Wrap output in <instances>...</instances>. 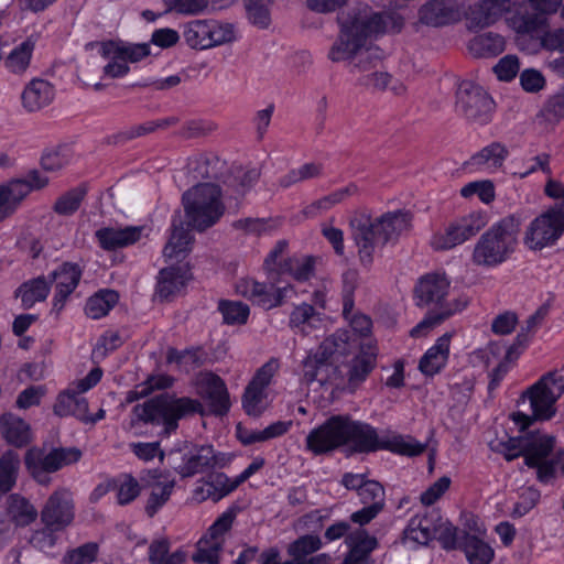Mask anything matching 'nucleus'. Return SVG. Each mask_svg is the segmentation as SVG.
<instances>
[{
  "instance_id": "f257e3e1",
  "label": "nucleus",
  "mask_w": 564,
  "mask_h": 564,
  "mask_svg": "<svg viewBox=\"0 0 564 564\" xmlns=\"http://www.w3.org/2000/svg\"><path fill=\"white\" fill-rule=\"evenodd\" d=\"M286 241H279L264 260L270 286L251 278H241L236 283L237 293L264 308H272L288 296L289 276L297 281L307 280L313 271V260L307 257L286 260Z\"/></svg>"
},
{
  "instance_id": "f03ea898",
  "label": "nucleus",
  "mask_w": 564,
  "mask_h": 564,
  "mask_svg": "<svg viewBox=\"0 0 564 564\" xmlns=\"http://www.w3.org/2000/svg\"><path fill=\"white\" fill-rule=\"evenodd\" d=\"M411 220L410 213L403 210L387 213L376 221L366 212L355 214V245L361 264L368 267L380 246L408 231Z\"/></svg>"
},
{
  "instance_id": "7ed1b4c3",
  "label": "nucleus",
  "mask_w": 564,
  "mask_h": 564,
  "mask_svg": "<svg viewBox=\"0 0 564 564\" xmlns=\"http://www.w3.org/2000/svg\"><path fill=\"white\" fill-rule=\"evenodd\" d=\"M193 238L188 228H184L183 224L177 219L173 220L172 234L163 249V256L169 264L160 271L156 294L161 299H170L185 288L192 279L187 258Z\"/></svg>"
},
{
  "instance_id": "20e7f679",
  "label": "nucleus",
  "mask_w": 564,
  "mask_h": 564,
  "mask_svg": "<svg viewBox=\"0 0 564 564\" xmlns=\"http://www.w3.org/2000/svg\"><path fill=\"white\" fill-rule=\"evenodd\" d=\"M520 226V218L514 215L494 224L475 243L471 262L487 269L506 262L517 248Z\"/></svg>"
},
{
  "instance_id": "39448f33",
  "label": "nucleus",
  "mask_w": 564,
  "mask_h": 564,
  "mask_svg": "<svg viewBox=\"0 0 564 564\" xmlns=\"http://www.w3.org/2000/svg\"><path fill=\"white\" fill-rule=\"evenodd\" d=\"M511 442L517 443L519 452H510L506 454V458L511 460L523 455L525 464L536 468L538 479L541 482L547 484L556 477L558 471L564 473V452L550 457L554 447L552 436L536 431L512 438ZM513 447L516 448V445Z\"/></svg>"
},
{
  "instance_id": "423d86ee",
  "label": "nucleus",
  "mask_w": 564,
  "mask_h": 564,
  "mask_svg": "<svg viewBox=\"0 0 564 564\" xmlns=\"http://www.w3.org/2000/svg\"><path fill=\"white\" fill-rule=\"evenodd\" d=\"M564 392V377L558 372H549L531 386L521 397L529 401L532 416L522 412L510 415L512 422L522 432L529 427L533 420L547 421L555 415V403Z\"/></svg>"
},
{
  "instance_id": "0eeeda50",
  "label": "nucleus",
  "mask_w": 564,
  "mask_h": 564,
  "mask_svg": "<svg viewBox=\"0 0 564 564\" xmlns=\"http://www.w3.org/2000/svg\"><path fill=\"white\" fill-rule=\"evenodd\" d=\"M183 204L187 226L197 230L213 226L224 213L220 191L210 183L198 184L187 191L183 195Z\"/></svg>"
},
{
  "instance_id": "6e6552de",
  "label": "nucleus",
  "mask_w": 564,
  "mask_h": 564,
  "mask_svg": "<svg viewBox=\"0 0 564 564\" xmlns=\"http://www.w3.org/2000/svg\"><path fill=\"white\" fill-rule=\"evenodd\" d=\"M389 451L398 455L417 456L425 449V444L410 435L386 432L381 435L367 423L355 422V453Z\"/></svg>"
},
{
  "instance_id": "1a4fd4ad",
  "label": "nucleus",
  "mask_w": 564,
  "mask_h": 564,
  "mask_svg": "<svg viewBox=\"0 0 564 564\" xmlns=\"http://www.w3.org/2000/svg\"><path fill=\"white\" fill-rule=\"evenodd\" d=\"M200 409V403L189 398L161 394L145 402L138 415L145 422L163 426V433L170 435L177 429L178 420Z\"/></svg>"
},
{
  "instance_id": "9d476101",
  "label": "nucleus",
  "mask_w": 564,
  "mask_h": 564,
  "mask_svg": "<svg viewBox=\"0 0 564 564\" xmlns=\"http://www.w3.org/2000/svg\"><path fill=\"white\" fill-rule=\"evenodd\" d=\"M352 440V420L349 415H333L312 429L305 438V449L313 455L332 453Z\"/></svg>"
},
{
  "instance_id": "9b49d317",
  "label": "nucleus",
  "mask_w": 564,
  "mask_h": 564,
  "mask_svg": "<svg viewBox=\"0 0 564 564\" xmlns=\"http://www.w3.org/2000/svg\"><path fill=\"white\" fill-rule=\"evenodd\" d=\"M520 9L506 19L507 26L518 35H532L549 26L547 17L556 13L562 0H518Z\"/></svg>"
},
{
  "instance_id": "f8f14e48",
  "label": "nucleus",
  "mask_w": 564,
  "mask_h": 564,
  "mask_svg": "<svg viewBox=\"0 0 564 564\" xmlns=\"http://www.w3.org/2000/svg\"><path fill=\"white\" fill-rule=\"evenodd\" d=\"M564 234V204H555L533 218L523 235L524 246L532 251L553 247Z\"/></svg>"
},
{
  "instance_id": "ddd939ff",
  "label": "nucleus",
  "mask_w": 564,
  "mask_h": 564,
  "mask_svg": "<svg viewBox=\"0 0 564 564\" xmlns=\"http://www.w3.org/2000/svg\"><path fill=\"white\" fill-rule=\"evenodd\" d=\"M82 452L75 447L45 449L32 447L26 452L25 466L32 477L39 482L48 480L47 474L78 462Z\"/></svg>"
},
{
  "instance_id": "4468645a",
  "label": "nucleus",
  "mask_w": 564,
  "mask_h": 564,
  "mask_svg": "<svg viewBox=\"0 0 564 564\" xmlns=\"http://www.w3.org/2000/svg\"><path fill=\"white\" fill-rule=\"evenodd\" d=\"M100 54L105 58L104 73L111 78L123 77L130 70V64L138 63L150 55V44H132L122 41H108L101 44Z\"/></svg>"
},
{
  "instance_id": "2eb2a0df",
  "label": "nucleus",
  "mask_w": 564,
  "mask_h": 564,
  "mask_svg": "<svg viewBox=\"0 0 564 564\" xmlns=\"http://www.w3.org/2000/svg\"><path fill=\"white\" fill-rule=\"evenodd\" d=\"M371 329V318L355 313V382L365 380L377 365L378 347Z\"/></svg>"
},
{
  "instance_id": "dca6fc26",
  "label": "nucleus",
  "mask_w": 564,
  "mask_h": 564,
  "mask_svg": "<svg viewBox=\"0 0 564 564\" xmlns=\"http://www.w3.org/2000/svg\"><path fill=\"white\" fill-rule=\"evenodd\" d=\"M520 9L518 0H476L469 6L465 4L464 19L470 31L484 30L494 26L502 19Z\"/></svg>"
},
{
  "instance_id": "f3484780",
  "label": "nucleus",
  "mask_w": 564,
  "mask_h": 564,
  "mask_svg": "<svg viewBox=\"0 0 564 564\" xmlns=\"http://www.w3.org/2000/svg\"><path fill=\"white\" fill-rule=\"evenodd\" d=\"M279 369L276 360L264 364L247 386L242 397V408L250 416H260L269 409L273 397L269 386Z\"/></svg>"
},
{
  "instance_id": "a211bd4d",
  "label": "nucleus",
  "mask_w": 564,
  "mask_h": 564,
  "mask_svg": "<svg viewBox=\"0 0 564 564\" xmlns=\"http://www.w3.org/2000/svg\"><path fill=\"white\" fill-rule=\"evenodd\" d=\"M451 282L443 273H427L419 279L414 288V302L421 307H433L432 312L443 311L456 301H466L467 297L449 299Z\"/></svg>"
},
{
  "instance_id": "6ab92c4d",
  "label": "nucleus",
  "mask_w": 564,
  "mask_h": 564,
  "mask_svg": "<svg viewBox=\"0 0 564 564\" xmlns=\"http://www.w3.org/2000/svg\"><path fill=\"white\" fill-rule=\"evenodd\" d=\"M236 511L228 509L223 512L209 527L207 532L198 540L196 552L192 558L200 564H219V556L226 540V534L231 529Z\"/></svg>"
},
{
  "instance_id": "aec40b11",
  "label": "nucleus",
  "mask_w": 564,
  "mask_h": 564,
  "mask_svg": "<svg viewBox=\"0 0 564 564\" xmlns=\"http://www.w3.org/2000/svg\"><path fill=\"white\" fill-rule=\"evenodd\" d=\"M384 506V489L380 482L355 474V523L361 525L375 519Z\"/></svg>"
},
{
  "instance_id": "412c9836",
  "label": "nucleus",
  "mask_w": 564,
  "mask_h": 564,
  "mask_svg": "<svg viewBox=\"0 0 564 564\" xmlns=\"http://www.w3.org/2000/svg\"><path fill=\"white\" fill-rule=\"evenodd\" d=\"M485 225L486 220L482 215L469 214L434 232L430 245L434 250H449L475 236Z\"/></svg>"
},
{
  "instance_id": "4be33fe9",
  "label": "nucleus",
  "mask_w": 564,
  "mask_h": 564,
  "mask_svg": "<svg viewBox=\"0 0 564 564\" xmlns=\"http://www.w3.org/2000/svg\"><path fill=\"white\" fill-rule=\"evenodd\" d=\"M456 109L469 120L487 123L494 110V100L473 82H462L457 89Z\"/></svg>"
},
{
  "instance_id": "5701e85b",
  "label": "nucleus",
  "mask_w": 564,
  "mask_h": 564,
  "mask_svg": "<svg viewBox=\"0 0 564 564\" xmlns=\"http://www.w3.org/2000/svg\"><path fill=\"white\" fill-rule=\"evenodd\" d=\"M402 26V21L399 17L392 14L375 13L367 20L355 19V61H361L366 51L371 50V43L378 35L386 32L399 31Z\"/></svg>"
},
{
  "instance_id": "b1692460",
  "label": "nucleus",
  "mask_w": 564,
  "mask_h": 564,
  "mask_svg": "<svg viewBox=\"0 0 564 564\" xmlns=\"http://www.w3.org/2000/svg\"><path fill=\"white\" fill-rule=\"evenodd\" d=\"M47 183L48 178L42 172L32 171L25 180L0 185V221L11 216L31 191L43 188Z\"/></svg>"
},
{
  "instance_id": "393cba45",
  "label": "nucleus",
  "mask_w": 564,
  "mask_h": 564,
  "mask_svg": "<svg viewBox=\"0 0 564 564\" xmlns=\"http://www.w3.org/2000/svg\"><path fill=\"white\" fill-rule=\"evenodd\" d=\"M518 358V352L513 347H506L500 343H492L486 348L477 349L471 352V362H482L489 367L497 362L490 373V388L497 387L509 371L511 364Z\"/></svg>"
},
{
  "instance_id": "a878e982",
  "label": "nucleus",
  "mask_w": 564,
  "mask_h": 564,
  "mask_svg": "<svg viewBox=\"0 0 564 564\" xmlns=\"http://www.w3.org/2000/svg\"><path fill=\"white\" fill-rule=\"evenodd\" d=\"M465 0H429L419 9V21L430 26H444L464 18Z\"/></svg>"
},
{
  "instance_id": "bb28decb",
  "label": "nucleus",
  "mask_w": 564,
  "mask_h": 564,
  "mask_svg": "<svg viewBox=\"0 0 564 564\" xmlns=\"http://www.w3.org/2000/svg\"><path fill=\"white\" fill-rule=\"evenodd\" d=\"M196 391L206 401L213 413L224 414L229 410V394L225 382L218 376L209 372L198 375Z\"/></svg>"
},
{
  "instance_id": "cd10ccee",
  "label": "nucleus",
  "mask_w": 564,
  "mask_h": 564,
  "mask_svg": "<svg viewBox=\"0 0 564 564\" xmlns=\"http://www.w3.org/2000/svg\"><path fill=\"white\" fill-rule=\"evenodd\" d=\"M73 518V500L67 490L54 492L42 511V521L48 530H62Z\"/></svg>"
},
{
  "instance_id": "c85d7f7f",
  "label": "nucleus",
  "mask_w": 564,
  "mask_h": 564,
  "mask_svg": "<svg viewBox=\"0 0 564 564\" xmlns=\"http://www.w3.org/2000/svg\"><path fill=\"white\" fill-rule=\"evenodd\" d=\"M143 487L149 490L145 512L154 516L170 499L174 480L166 474L149 470L141 478Z\"/></svg>"
},
{
  "instance_id": "c756f323",
  "label": "nucleus",
  "mask_w": 564,
  "mask_h": 564,
  "mask_svg": "<svg viewBox=\"0 0 564 564\" xmlns=\"http://www.w3.org/2000/svg\"><path fill=\"white\" fill-rule=\"evenodd\" d=\"M508 155L509 151L505 144L491 142L473 154L465 162V169L470 173L494 174L501 170Z\"/></svg>"
},
{
  "instance_id": "7c9ffc66",
  "label": "nucleus",
  "mask_w": 564,
  "mask_h": 564,
  "mask_svg": "<svg viewBox=\"0 0 564 564\" xmlns=\"http://www.w3.org/2000/svg\"><path fill=\"white\" fill-rule=\"evenodd\" d=\"M83 270L76 263L65 262L56 268L50 274V283H55V294L53 297V307L56 311H61L64 307V304L67 297L75 291L77 288Z\"/></svg>"
},
{
  "instance_id": "2f4dec72",
  "label": "nucleus",
  "mask_w": 564,
  "mask_h": 564,
  "mask_svg": "<svg viewBox=\"0 0 564 564\" xmlns=\"http://www.w3.org/2000/svg\"><path fill=\"white\" fill-rule=\"evenodd\" d=\"M147 226H129L124 228L104 227L95 232V237L104 250H116L133 245L148 237Z\"/></svg>"
},
{
  "instance_id": "473e14b6",
  "label": "nucleus",
  "mask_w": 564,
  "mask_h": 564,
  "mask_svg": "<svg viewBox=\"0 0 564 564\" xmlns=\"http://www.w3.org/2000/svg\"><path fill=\"white\" fill-rule=\"evenodd\" d=\"M216 463L215 452L212 446H193L182 455V462L174 466L182 477H192L213 467Z\"/></svg>"
},
{
  "instance_id": "72a5a7b5",
  "label": "nucleus",
  "mask_w": 564,
  "mask_h": 564,
  "mask_svg": "<svg viewBox=\"0 0 564 564\" xmlns=\"http://www.w3.org/2000/svg\"><path fill=\"white\" fill-rule=\"evenodd\" d=\"M234 490L231 478L223 473H215L196 482L192 499L196 502L218 501Z\"/></svg>"
},
{
  "instance_id": "f704fd0d",
  "label": "nucleus",
  "mask_w": 564,
  "mask_h": 564,
  "mask_svg": "<svg viewBox=\"0 0 564 564\" xmlns=\"http://www.w3.org/2000/svg\"><path fill=\"white\" fill-rule=\"evenodd\" d=\"M452 334L438 337L419 361V370L427 377L438 373L447 364L451 351Z\"/></svg>"
},
{
  "instance_id": "c9c22d12",
  "label": "nucleus",
  "mask_w": 564,
  "mask_h": 564,
  "mask_svg": "<svg viewBox=\"0 0 564 564\" xmlns=\"http://www.w3.org/2000/svg\"><path fill=\"white\" fill-rule=\"evenodd\" d=\"M54 86L44 79H32L22 91V106L30 112L47 107L55 98Z\"/></svg>"
},
{
  "instance_id": "e433bc0d",
  "label": "nucleus",
  "mask_w": 564,
  "mask_h": 564,
  "mask_svg": "<svg viewBox=\"0 0 564 564\" xmlns=\"http://www.w3.org/2000/svg\"><path fill=\"white\" fill-rule=\"evenodd\" d=\"M435 539V519L429 516L413 517L403 533V542L409 547L425 546Z\"/></svg>"
},
{
  "instance_id": "4c0bfd02",
  "label": "nucleus",
  "mask_w": 564,
  "mask_h": 564,
  "mask_svg": "<svg viewBox=\"0 0 564 564\" xmlns=\"http://www.w3.org/2000/svg\"><path fill=\"white\" fill-rule=\"evenodd\" d=\"M339 34L333 43L328 57L333 63L350 64L352 58V22L344 14L338 17Z\"/></svg>"
},
{
  "instance_id": "58836bf2",
  "label": "nucleus",
  "mask_w": 564,
  "mask_h": 564,
  "mask_svg": "<svg viewBox=\"0 0 564 564\" xmlns=\"http://www.w3.org/2000/svg\"><path fill=\"white\" fill-rule=\"evenodd\" d=\"M459 550L463 551L469 564H490L495 557V550L485 536L462 535Z\"/></svg>"
},
{
  "instance_id": "ea45409f",
  "label": "nucleus",
  "mask_w": 564,
  "mask_h": 564,
  "mask_svg": "<svg viewBox=\"0 0 564 564\" xmlns=\"http://www.w3.org/2000/svg\"><path fill=\"white\" fill-rule=\"evenodd\" d=\"M322 546V542L316 535H304L296 540L291 544L289 552L292 556L295 557L293 561H286L284 563H280L278 557V552L274 550H269L262 555L260 564H300L299 561L317 551Z\"/></svg>"
},
{
  "instance_id": "a19ab883",
  "label": "nucleus",
  "mask_w": 564,
  "mask_h": 564,
  "mask_svg": "<svg viewBox=\"0 0 564 564\" xmlns=\"http://www.w3.org/2000/svg\"><path fill=\"white\" fill-rule=\"evenodd\" d=\"M0 433L9 444L18 447L26 445L32 438L30 425L10 413L0 417Z\"/></svg>"
},
{
  "instance_id": "79ce46f5",
  "label": "nucleus",
  "mask_w": 564,
  "mask_h": 564,
  "mask_svg": "<svg viewBox=\"0 0 564 564\" xmlns=\"http://www.w3.org/2000/svg\"><path fill=\"white\" fill-rule=\"evenodd\" d=\"M467 47L476 57H495L506 50V39L499 33L485 32L474 36Z\"/></svg>"
},
{
  "instance_id": "37998d69",
  "label": "nucleus",
  "mask_w": 564,
  "mask_h": 564,
  "mask_svg": "<svg viewBox=\"0 0 564 564\" xmlns=\"http://www.w3.org/2000/svg\"><path fill=\"white\" fill-rule=\"evenodd\" d=\"M333 344L324 341L315 354L308 355L303 362L302 380L311 383L315 380L323 381L321 373L327 367V360L330 358Z\"/></svg>"
},
{
  "instance_id": "c03bdc74",
  "label": "nucleus",
  "mask_w": 564,
  "mask_h": 564,
  "mask_svg": "<svg viewBox=\"0 0 564 564\" xmlns=\"http://www.w3.org/2000/svg\"><path fill=\"white\" fill-rule=\"evenodd\" d=\"M466 307V301H456L452 306H446L440 312H430L417 325L410 330L412 338H422L427 336L435 326L447 317L460 312Z\"/></svg>"
},
{
  "instance_id": "a18cd8bd",
  "label": "nucleus",
  "mask_w": 564,
  "mask_h": 564,
  "mask_svg": "<svg viewBox=\"0 0 564 564\" xmlns=\"http://www.w3.org/2000/svg\"><path fill=\"white\" fill-rule=\"evenodd\" d=\"M35 44L36 39L34 36H29L17 44L4 61L6 67L14 74L24 73L31 63Z\"/></svg>"
},
{
  "instance_id": "49530a36",
  "label": "nucleus",
  "mask_w": 564,
  "mask_h": 564,
  "mask_svg": "<svg viewBox=\"0 0 564 564\" xmlns=\"http://www.w3.org/2000/svg\"><path fill=\"white\" fill-rule=\"evenodd\" d=\"M51 290L50 281L44 276H39L24 282L15 292L17 297L21 300L25 308H30L37 302L44 301Z\"/></svg>"
},
{
  "instance_id": "de8ad7c7",
  "label": "nucleus",
  "mask_w": 564,
  "mask_h": 564,
  "mask_svg": "<svg viewBox=\"0 0 564 564\" xmlns=\"http://www.w3.org/2000/svg\"><path fill=\"white\" fill-rule=\"evenodd\" d=\"M205 20L209 48L231 44L239 39V33L235 24L216 19Z\"/></svg>"
},
{
  "instance_id": "09e8293b",
  "label": "nucleus",
  "mask_w": 564,
  "mask_h": 564,
  "mask_svg": "<svg viewBox=\"0 0 564 564\" xmlns=\"http://www.w3.org/2000/svg\"><path fill=\"white\" fill-rule=\"evenodd\" d=\"M291 325L303 333L319 328L324 325L323 315L316 312L311 305L302 304L296 306L290 317Z\"/></svg>"
},
{
  "instance_id": "8fccbe9b",
  "label": "nucleus",
  "mask_w": 564,
  "mask_h": 564,
  "mask_svg": "<svg viewBox=\"0 0 564 564\" xmlns=\"http://www.w3.org/2000/svg\"><path fill=\"white\" fill-rule=\"evenodd\" d=\"M118 294L111 290H104L88 299L86 314L94 319L104 317L117 304Z\"/></svg>"
},
{
  "instance_id": "3c124183",
  "label": "nucleus",
  "mask_w": 564,
  "mask_h": 564,
  "mask_svg": "<svg viewBox=\"0 0 564 564\" xmlns=\"http://www.w3.org/2000/svg\"><path fill=\"white\" fill-rule=\"evenodd\" d=\"M183 36L186 44L194 50H210L206 20H193L184 25Z\"/></svg>"
},
{
  "instance_id": "603ef678",
  "label": "nucleus",
  "mask_w": 564,
  "mask_h": 564,
  "mask_svg": "<svg viewBox=\"0 0 564 564\" xmlns=\"http://www.w3.org/2000/svg\"><path fill=\"white\" fill-rule=\"evenodd\" d=\"M20 466L19 455L12 451L4 453L0 459V494L9 491L17 479Z\"/></svg>"
},
{
  "instance_id": "864d4df0",
  "label": "nucleus",
  "mask_w": 564,
  "mask_h": 564,
  "mask_svg": "<svg viewBox=\"0 0 564 564\" xmlns=\"http://www.w3.org/2000/svg\"><path fill=\"white\" fill-rule=\"evenodd\" d=\"M116 490L117 502L119 505H128L133 501L141 492V486L131 475H120L112 481Z\"/></svg>"
},
{
  "instance_id": "5fc2aeb1",
  "label": "nucleus",
  "mask_w": 564,
  "mask_h": 564,
  "mask_svg": "<svg viewBox=\"0 0 564 564\" xmlns=\"http://www.w3.org/2000/svg\"><path fill=\"white\" fill-rule=\"evenodd\" d=\"M164 12L180 15H197L209 9L208 0H162Z\"/></svg>"
},
{
  "instance_id": "6e6d98bb",
  "label": "nucleus",
  "mask_w": 564,
  "mask_h": 564,
  "mask_svg": "<svg viewBox=\"0 0 564 564\" xmlns=\"http://www.w3.org/2000/svg\"><path fill=\"white\" fill-rule=\"evenodd\" d=\"M435 539H437L445 550L459 549L462 535H458V529L448 520L435 519Z\"/></svg>"
},
{
  "instance_id": "4d7b16f0",
  "label": "nucleus",
  "mask_w": 564,
  "mask_h": 564,
  "mask_svg": "<svg viewBox=\"0 0 564 564\" xmlns=\"http://www.w3.org/2000/svg\"><path fill=\"white\" fill-rule=\"evenodd\" d=\"M218 308L223 315L224 322L229 325L245 324L249 316L247 304L236 301H221Z\"/></svg>"
},
{
  "instance_id": "13d9d810",
  "label": "nucleus",
  "mask_w": 564,
  "mask_h": 564,
  "mask_svg": "<svg viewBox=\"0 0 564 564\" xmlns=\"http://www.w3.org/2000/svg\"><path fill=\"white\" fill-rule=\"evenodd\" d=\"M460 195L465 198L476 195L484 204H490L496 197L495 185L490 180L470 182L460 188Z\"/></svg>"
},
{
  "instance_id": "bf43d9fd",
  "label": "nucleus",
  "mask_w": 564,
  "mask_h": 564,
  "mask_svg": "<svg viewBox=\"0 0 564 564\" xmlns=\"http://www.w3.org/2000/svg\"><path fill=\"white\" fill-rule=\"evenodd\" d=\"M377 547L376 538L365 530L355 531V564H370V553Z\"/></svg>"
},
{
  "instance_id": "052dcab7",
  "label": "nucleus",
  "mask_w": 564,
  "mask_h": 564,
  "mask_svg": "<svg viewBox=\"0 0 564 564\" xmlns=\"http://www.w3.org/2000/svg\"><path fill=\"white\" fill-rule=\"evenodd\" d=\"M272 0H246V9L249 21L258 28H267L270 24L269 6Z\"/></svg>"
},
{
  "instance_id": "680f3d73",
  "label": "nucleus",
  "mask_w": 564,
  "mask_h": 564,
  "mask_svg": "<svg viewBox=\"0 0 564 564\" xmlns=\"http://www.w3.org/2000/svg\"><path fill=\"white\" fill-rule=\"evenodd\" d=\"M9 512L14 521L20 525H25L36 518L35 508L24 498L13 496L10 500Z\"/></svg>"
},
{
  "instance_id": "e2e57ef3",
  "label": "nucleus",
  "mask_w": 564,
  "mask_h": 564,
  "mask_svg": "<svg viewBox=\"0 0 564 564\" xmlns=\"http://www.w3.org/2000/svg\"><path fill=\"white\" fill-rule=\"evenodd\" d=\"M129 448L138 459L144 463L164 458V452L159 442H132L129 444Z\"/></svg>"
},
{
  "instance_id": "0e129e2a",
  "label": "nucleus",
  "mask_w": 564,
  "mask_h": 564,
  "mask_svg": "<svg viewBox=\"0 0 564 564\" xmlns=\"http://www.w3.org/2000/svg\"><path fill=\"white\" fill-rule=\"evenodd\" d=\"M520 61L517 55H506L494 66V73L501 82H511L518 75Z\"/></svg>"
},
{
  "instance_id": "69168bd1",
  "label": "nucleus",
  "mask_w": 564,
  "mask_h": 564,
  "mask_svg": "<svg viewBox=\"0 0 564 564\" xmlns=\"http://www.w3.org/2000/svg\"><path fill=\"white\" fill-rule=\"evenodd\" d=\"M542 116L550 122H558L564 118V89L547 99Z\"/></svg>"
},
{
  "instance_id": "338daca9",
  "label": "nucleus",
  "mask_w": 564,
  "mask_h": 564,
  "mask_svg": "<svg viewBox=\"0 0 564 564\" xmlns=\"http://www.w3.org/2000/svg\"><path fill=\"white\" fill-rule=\"evenodd\" d=\"M520 85L524 91L534 94L545 87L546 79L540 70L527 68L520 74Z\"/></svg>"
},
{
  "instance_id": "774afa93",
  "label": "nucleus",
  "mask_w": 564,
  "mask_h": 564,
  "mask_svg": "<svg viewBox=\"0 0 564 564\" xmlns=\"http://www.w3.org/2000/svg\"><path fill=\"white\" fill-rule=\"evenodd\" d=\"M97 554L96 544H86L67 553L63 564H90Z\"/></svg>"
}]
</instances>
